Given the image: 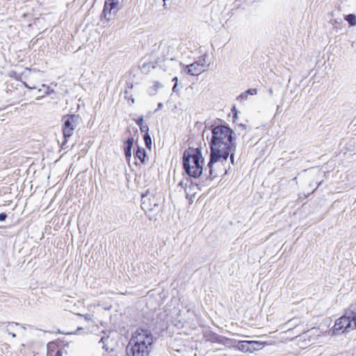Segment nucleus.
<instances>
[{"instance_id":"22","label":"nucleus","mask_w":356,"mask_h":356,"mask_svg":"<svg viewBox=\"0 0 356 356\" xmlns=\"http://www.w3.org/2000/svg\"><path fill=\"white\" fill-rule=\"evenodd\" d=\"M135 120L136 123L137 124V125L139 126V127L145 124L143 116H140L137 120Z\"/></svg>"},{"instance_id":"17","label":"nucleus","mask_w":356,"mask_h":356,"mask_svg":"<svg viewBox=\"0 0 356 356\" xmlns=\"http://www.w3.org/2000/svg\"><path fill=\"white\" fill-rule=\"evenodd\" d=\"M57 346L55 343L51 342L47 344L48 355L53 356V352L56 349Z\"/></svg>"},{"instance_id":"21","label":"nucleus","mask_w":356,"mask_h":356,"mask_svg":"<svg viewBox=\"0 0 356 356\" xmlns=\"http://www.w3.org/2000/svg\"><path fill=\"white\" fill-rule=\"evenodd\" d=\"M355 305H351L350 307V312H351V314H352V316H353V321L355 323H356V312H355Z\"/></svg>"},{"instance_id":"34","label":"nucleus","mask_w":356,"mask_h":356,"mask_svg":"<svg viewBox=\"0 0 356 356\" xmlns=\"http://www.w3.org/2000/svg\"><path fill=\"white\" fill-rule=\"evenodd\" d=\"M38 92H39V93H42V90H41V89H39V90H38Z\"/></svg>"},{"instance_id":"1","label":"nucleus","mask_w":356,"mask_h":356,"mask_svg":"<svg viewBox=\"0 0 356 356\" xmlns=\"http://www.w3.org/2000/svg\"><path fill=\"white\" fill-rule=\"evenodd\" d=\"M233 134L234 131L229 127L224 125L216 126L212 129L210 161L208 163L211 178L216 177L222 171L227 172L226 170H220L219 168L229 156L234 164L236 145L232 142Z\"/></svg>"},{"instance_id":"33","label":"nucleus","mask_w":356,"mask_h":356,"mask_svg":"<svg viewBox=\"0 0 356 356\" xmlns=\"http://www.w3.org/2000/svg\"><path fill=\"white\" fill-rule=\"evenodd\" d=\"M269 92H270L271 95L273 94V90H272L271 88L269 90Z\"/></svg>"},{"instance_id":"29","label":"nucleus","mask_w":356,"mask_h":356,"mask_svg":"<svg viewBox=\"0 0 356 356\" xmlns=\"http://www.w3.org/2000/svg\"><path fill=\"white\" fill-rule=\"evenodd\" d=\"M106 339H105V337H102V338H101V339H100V341H99V342H102L103 343H105V340H106Z\"/></svg>"},{"instance_id":"6","label":"nucleus","mask_w":356,"mask_h":356,"mask_svg":"<svg viewBox=\"0 0 356 356\" xmlns=\"http://www.w3.org/2000/svg\"><path fill=\"white\" fill-rule=\"evenodd\" d=\"M63 136L67 139L74 134L75 129L81 122V118L79 115H66L63 117Z\"/></svg>"},{"instance_id":"24","label":"nucleus","mask_w":356,"mask_h":356,"mask_svg":"<svg viewBox=\"0 0 356 356\" xmlns=\"http://www.w3.org/2000/svg\"><path fill=\"white\" fill-rule=\"evenodd\" d=\"M140 129L142 132H145V134H148L149 127L146 124H143L140 127Z\"/></svg>"},{"instance_id":"4","label":"nucleus","mask_w":356,"mask_h":356,"mask_svg":"<svg viewBox=\"0 0 356 356\" xmlns=\"http://www.w3.org/2000/svg\"><path fill=\"white\" fill-rule=\"evenodd\" d=\"M130 343H136V345L150 350L153 343V336L151 332L147 329L138 328L132 334L129 341Z\"/></svg>"},{"instance_id":"2","label":"nucleus","mask_w":356,"mask_h":356,"mask_svg":"<svg viewBox=\"0 0 356 356\" xmlns=\"http://www.w3.org/2000/svg\"><path fill=\"white\" fill-rule=\"evenodd\" d=\"M204 164V159L199 149H188L184 152L183 165L189 176L199 177L202 173Z\"/></svg>"},{"instance_id":"3","label":"nucleus","mask_w":356,"mask_h":356,"mask_svg":"<svg viewBox=\"0 0 356 356\" xmlns=\"http://www.w3.org/2000/svg\"><path fill=\"white\" fill-rule=\"evenodd\" d=\"M356 329V323L354 322L350 310L347 311L343 316L338 318L332 329V334L337 335L340 332H349Z\"/></svg>"},{"instance_id":"14","label":"nucleus","mask_w":356,"mask_h":356,"mask_svg":"<svg viewBox=\"0 0 356 356\" xmlns=\"http://www.w3.org/2000/svg\"><path fill=\"white\" fill-rule=\"evenodd\" d=\"M251 347L254 348V351L262 349L266 342H261L257 341H250Z\"/></svg>"},{"instance_id":"28","label":"nucleus","mask_w":356,"mask_h":356,"mask_svg":"<svg viewBox=\"0 0 356 356\" xmlns=\"http://www.w3.org/2000/svg\"><path fill=\"white\" fill-rule=\"evenodd\" d=\"M106 1H109L111 3H112V2H113V3L117 2V6H119V3H120L119 0H106Z\"/></svg>"},{"instance_id":"35","label":"nucleus","mask_w":356,"mask_h":356,"mask_svg":"<svg viewBox=\"0 0 356 356\" xmlns=\"http://www.w3.org/2000/svg\"><path fill=\"white\" fill-rule=\"evenodd\" d=\"M38 92H39V93H42V90H41V89H39V90H38Z\"/></svg>"},{"instance_id":"7","label":"nucleus","mask_w":356,"mask_h":356,"mask_svg":"<svg viewBox=\"0 0 356 356\" xmlns=\"http://www.w3.org/2000/svg\"><path fill=\"white\" fill-rule=\"evenodd\" d=\"M207 56L204 55L198 60L190 65L185 66V72L191 76H197L204 71Z\"/></svg>"},{"instance_id":"20","label":"nucleus","mask_w":356,"mask_h":356,"mask_svg":"<svg viewBox=\"0 0 356 356\" xmlns=\"http://www.w3.org/2000/svg\"><path fill=\"white\" fill-rule=\"evenodd\" d=\"M81 316H83L84 319L88 322H94V316L92 314H86Z\"/></svg>"},{"instance_id":"30","label":"nucleus","mask_w":356,"mask_h":356,"mask_svg":"<svg viewBox=\"0 0 356 356\" xmlns=\"http://www.w3.org/2000/svg\"><path fill=\"white\" fill-rule=\"evenodd\" d=\"M162 106H163V104L162 103H159L158 108H161Z\"/></svg>"},{"instance_id":"27","label":"nucleus","mask_w":356,"mask_h":356,"mask_svg":"<svg viewBox=\"0 0 356 356\" xmlns=\"http://www.w3.org/2000/svg\"><path fill=\"white\" fill-rule=\"evenodd\" d=\"M63 350H58L56 353V355L55 356H63Z\"/></svg>"},{"instance_id":"37","label":"nucleus","mask_w":356,"mask_h":356,"mask_svg":"<svg viewBox=\"0 0 356 356\" xmlns=\"http://www.w3.org/2000/svg\"><path fill=\"white\" fill-rule=\"evenodd\" d=\"M293 321V319L289 321V323H291Z\"/></svg>"},{"instance_id":"16","label":"nucleus","mask_w":356,"mask_h":356,"mask_svg":"<svg viewBox=\"0 0 356 356\" xmlns=\"http://www.w3.org/2000/svg\"><path fill=\"white\" fill-rule=\"evenodd\" d=\"M345 19L348 22L350 26L356 25V16L354 14H349L345 17Z\"/></svg>"},{"instance_id":"15","label":"nucleus","mask_w":356,"mask_h":356,"mask_svg":"<svg viewBox=\"0 0 356 356\" xmlns=\"http://www.w3.org/2000/svg\"><path fill=\"white\" fill-rule=\"evenodd\" d=\"M136 156L143 163L146 156L145 150L142 147H138L136 152Z\"/></svg>"},{"instance_id":"8","label":"nucleus","mask_w":356,"mask_h":356,"mask_svg":"<svg viewBox=\"0 0 356 356\" xmlns=\"http://www.w3.org/2000/svg\"><path fill=\"white\" fill-rule=\"evenodd\" d=\"M149 349L129 343L127 348V356H148Z\"/></svg>"},{"instance_id":"13","label":"nucleus","mask_w":356,"mask_h":356,"mask_svg":"<svg viewBox=\"0 0 356 356\" xmlns=\"http://www.w3.org/2000/svg\"><path fill=\"white\" fill-rule=\"evenodd\" d=\"M257 92V89L255 88H250L248 90L245 91L244 92L241 93L238 97L237 99H242V100H246L248 99V95H256Z\"/></svg>"},{"instance_id":"5","label":"nucleus","mask_w":356,"mask_h":356,"mask_svg":"<svg viewBox=\"0 0 356 356\" xmlns=\"http://www.w3.org/2000/svg\"><path fill=\"white\" fill-rule=\"evenodd\" d=\"M161 202V196L150 193L149 191L145 194L142 195L141 207L146 212L158 210Z\"/></svg>"},{"instance_id":"31","label":"nucleus","mask_w":356,"mask_h":356,"mask_svg":"<svg viewBox=\"0 0 356 356\" xmlns=\"http://www.w3.org/2000/svg\"><path fill=\"white\" fill-rule=\"evenodd\" d=\"M184 186V182L183 181H181L178 184V186Z\"/></svg>"},{"instance_id":"9","label":"nucleus","mask_w":356,"mask_h":356,"mask_svg":"<svg viewBox=\"0 0 356 356\" xmlns=\"http://www.w3.org/2000/svg\"><path fill=\"white\" fill-rule=\"evenodd\" d=\"M119 10V6H117V2L106 1L103 10V16L107 20L110 21L113 15H115Z\"/></svg>"},{"instance_id":"36","label":"nucleus","mask_w":356,"mask_h":356,"mask_svg":"<svg viewBox=\"0 0 356 356\" xmlns=\"http://www.w3.org/2000/svg\"><path fill=\"white\" fill-rule=\"evenodd\" d=\"M172 80H173V81H177V77H175Z\"/></svg>"},{"instance_id":"19","label":"nucleus","mask_w":356,"mask_h":356,"mask_svg":"<svg viewBox=\"0 0 356 356\" xmlns=\"http://www.w3.org/2000/svg\"><path fill=\"white\" fill-rule=\"evenodd\" d=\"M17 326H18V323H9L7 325V331L12 336V337H13V338H15L16 337V335H15V333L10 332V330H14L15 327H17Z\"/></svg>"},{"instance_id":"25","label":"nucleus","mask_w":356,"mask_h":356,"mask_svg":"<svg viewBox=\"0 0 356 356\" xmlns=\"http://www.w3.org/2000/svg\"><path fill=\"white\" fill-rule=\"evenodd\" d=\"M7 217V215L5 213H0V221H4Z\"/></svg>"},{"instance_id":"26","label":"nucleus","mask_w":356,"mask_h":356,"mask_svg":"<svg viewBox=\"0 0 356 356\" xmlns=\"http://www.w3.org/2000/svg\"><path fill=\"white\" fill-rule=\"evenodd\" d=\"M99 305H100V304H99V303H98V304H97V305H95V304H90V305H89L88 306V309L89 310H90V309H92V307H97V306H99Z\"/></svg>"},{"instance_id":"12","label":"nucleus","mask_w":356,"mask_h":356,"mask_svg":"<svg viewBox=\"0 0 356 356\" xmlns=\"http://www.w3.org/2000/svg\"><path fill=\"white\" fill-rule=\"evenodd\" d=\"M134 142V138H129L125 143L124 155H125L127 159H129L130 157L131 156V149H132Z\"/></svg>"},{"instance_id":"10","label":"nucleus","mask_w":356,"mask_h":356,"mask_svg":"<svg viewBox=\"0 0 356 356\" xmlns=\"http://www.w3.org/2000/svg\"><path fill=\"white\" fill-rule=\"evenodd\" d=\"M66 302L67 303L66 307L69 308L74 314L82 316L79 312L85 307V302L83 300H76L75 302L71 301L70 300H66Z\"/></svg>"},{"instance_id":"18","label":"nucleus","mask_w":356,"mask_h":356,"mask_svg":"<svg viewBox=\"0 0 356 356\" xmlns=\"http://www.w3.org/2000/svg\"><path fill=\"white\" fill-rule=\"evenodd\" d=\"M144 141L146 147L151 149L152 148V139L149 134H145L144 136Z\"/></svg>"},{"instance_id":"23","label":"nucleus","mask_w":356,"mask_h":356,"mask_svg":"<svg viewBox=\"0 0 356 356\" xmlns=\"http://www.w3.org/2000/svg\"><path fill=\"white\" fill-rule=\"evenodd\" d=\"M42 86L44 88H47V90L42 94H41L38 97H37V99H40V97H43L45 95H48L50 93L49 87H47L44 84H42Z\"/></svg>"},{"instance_id":"32","label":"nucleus","mask_w":356,"mask_h":356,"mask_svg":"<svg viewBox=\"0 0 356 356\" xmlns=\"http://www.w3.org/2000/svg\"><path fill=\"white\" fill-rule=\"evenodd\" d=\"M26 88H31V89L35 88V87H29V86H28V85H26Z\"/></svg>"},{"instance_id":"11","label":"nucleus","mask_w":356,"mask_h":356,"mask_svg":"<svg viewBox=\"0 0 356 356\" xmlns=\"http://www.w3.org/2000/svg\"><path fill=\"white\" fill-rule=\"evenodd\" d=\"M238 350L243 353H253L254 348L251 347L250 341H241L235 346Z\"/></svg>"}]
</instances>
